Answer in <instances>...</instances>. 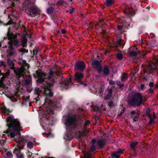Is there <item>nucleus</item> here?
Instances as JSON below:
<instances>
[{
	"mask_svg": "<svg viewBox=\"0 0 158 158\" xmlns=\"http://www.w3.org/2000/svg\"><path fill=\"white\" fill-rule=\"evenodd\" d=\"M84 111L83 109L79 108L72 114L65 116L64 124L67 130L72 132L78 131V129H83L81 117Z\"/></svg>",
	"mask_w": 158,
	"mask_h": 158,
	"instance_id": "1",
	"label": "nucleus"
},
{
	"mask_svg": "<svg viewBox=\"0 0 158 158\" xmlns=\"http://www.w3.org/2000/svg\"><path fill=\"white\" fill-rule=\"evenodd\" d=\"M6 122L7 123V126L9 129L6 131V133H9L10 132V129L12 128L13 131L10 133V135L11 138H14L17 134H20L19 129L21 127L20 124L16 119L14 118V116L10 115L6 118Z\"/></svg>",
	"mask_w": 158,
	"mask_h": 158,
	"instance_id": "2",
	"label": "nucleus"
},
{
	"mask_svg": "<svg viewBox=\"0 0 158 158\" xmlns=\"http://www.w3.org/2000/svg\"><path fill=\"white\" fill-rule=\"evenodd\" d=\"M158 65V57L155 58L153 61L149 64L144 69V73H147L148 75L150 76L151 75H152L154 71H156L158 74V69L157 67Z\"/></svg>",
	"mask_w": 158,
	"mask_h": 158,
	"instance_id": "3",
	"label": "nucleus"
},
{
	"mask_svg": "<svg viewBox=\"0 0 158 158\" xmlns=\"http://www.w3.org/2000/svg\"><path fill=\"white\" fill-rule=\"evenodd\" d=\"M143 100V97L139 92L134 94L131 100L129 101L128 104L129 106H139L142 104Z\"/></svg>",
	"mask_w": 158,
	"mask_h": 158,
	"instance_id": "4",
	"label": "nucleus"
},
{
	"mask_svg": "<svg viewBox=\"0 0 158 158\" xmlns=\"http://www.w3.org/2000/svg\"><path fill=\"white\" fill-rule=\"evenodd\" d=\"M7 36H8V40L10 41L8 42L9 45H14L16 48H17L20 47V42L18 39H14L12 40L13 38L14 37L15 35L11 31V28L9 27L8 29V31L7 33Z\"/></svg>",
	"mask_w": 158,
	"mask_h": 158,
	"instance_id": "5",
	"label": "nucleus"
},
{
	"mask_svg": "<svg viewBox=\"0 0 158 158\" xmlns=\"http://www.w3.org/2000/svg\"><path fill=\"white\" fill-rule=\"evenodd\" d=\"M28 141V137L22 136L19 137L18 140H15L17 143L19 145H22V146H19V148H15L13 151V153H15L16 152L20 153V150L24 148L25 143Z\"/></svg>",
	"mask_w": 158,
	"mask_h": 158,
	"instance_id": "6",
	"label": "nucleus"
},
{
	"mask_svg": "<svg viewBox=\"0 0 158 158\" xmlns=\"http://www.w3.org/2000/svg\"><path fill=\"white\" fill-rule=\"evenodd\" d=\"M53 119L52 118H51L48 119L45 117L41 118L40 125L45 130L48 129L50 126H52Z\"/></svg>",
	"mask_w": 158,
	"mask_h": 158,
	"instance_id": "7",
	"label": "nucleus"
},
{
	"mask_svg": "<svg viewBox=\"0 0 158 158\" xmlns=\"http://www.w3.org/2000/svg\"><path fill=\"white\" fill-rule=\"evenodd\" d=\"M33 76L35 78H37V83L42 84L44 81L46 75L41 70L38 69L35 71V73L33 74Z\"/></svg>",
	"mask_w": 158,
	"mask_h": 158,
	"instance_id": "8",
	"label": "nucleus"
},
{
	"mask_svg": "<svg viewBox=\"0 0 158 158\" xmlns=\"http://www.w3.org/2000/svg\"><path fill=\"white\" fill-rule=\"evenodd\" d=\"M26 11L28 14L31 17L37 16L39 13V11L37 7L32 5L28 6L26 10Z\"/></svg>",
	"mask_w": 158,
	"mask_h": 158,
	"instance_id": "9",
	"label": "nucleus"
},
{
	"mask_svg": "<svg viewBox=\"0 0 158 158\" xmlns=\"http://www.w3.org/2000/svg\"><path fill=\"white\" fill-rule=\"evenodd\" d=\"M29 65L27 63V65L24 64L22 65L21 69L18 70L16 73V74L17 77L19 79L22 77H24V74L27 70L29 68Z\"/></svg>",
	"mask_w": 158,
	"mask_h": 158,
	"instance_id": "10",
	"label": "nucleus"
},
{
	"mask_svg": "<svg viewBox=\"0 0 158 158\" xmlns=\"http://www.w3.org/2000/svg\"><path fill=\"white\" fill-rule=\"evenodd\" d=\"M91 65L94 68L97 70L98 73H100L102 72V63L98 60H94L92 61Z\"/></svg>",
	"mask_w": 158,
	"mask_h": 158,
	"instance_id": "11",
	"label": "nucleus"
},
{
	"mask_svg": "<svg viewBox=\"0 0 158 158\" xmlns=\"http://www.w3.org/2000/svg\"><path fill=\"white\" fill-rule=\"evenodd\" d=\"M86 67L85 62L83 61H77L74 66L75 70L76 71L78 70L84 72V70Z\"/></svg>",
	"mask_w": 158,
	"mask_h": 158,
	"instance_id": "12",
	"label": "nucleus"
},
{
	"mask_svg": "<svg viewBox=\"0 0 158 158\" xmlns=\"http://www.w3.org/2000/svg\"><path fill=\"white\" fill-rule=\"evenodd\" d=\"M72 79L71 78H68L66 80L63 81L61 82V86L66 89L68 88L70 85H73Z\"/></svg>",
	"mask_w": 158,
	"mask_h": 158,
	"instance_id": "13",
	"label": "nucleus"
},
{
	"mask_svg": "<svg viewBox=\"0 0 158 158\" xmlns=\"http://www.w3.org/2000/svg\"><path fill=\"white\" fill-rule=\"evenodd\" d=\"M54 74H56L57 76H59V74L56 71H53L52 69L50 70L46 79L49 81H51V80L54 79H53Z\"/></svg>",
	"mask_w": 158,
	"mask_h": 158,
	"instance_id": "14",
	"label": "nucleus"
},
{
	"mask_svg": "<svg viewBox=\"0 0 158 158\" xmlns=\"http://www.w3.org/2000/svg\"><path fill=\"white\" fill-rule=\"evenodd\" d=\"M51 83H47L46 85L44 86V89L45 90H52V88L54 86V84L56 82L54 79L51 80Z\"/></svg>",
	"mask_w": 158,
	"mask_h": 158,
	"instance_id": "15",
	"label": "nucleus"
},
{
	"mask_svg": "<svg viewBox=\"0 0 158 158\" xmlns=\"http://www.w3.org/2000/svg\"><path fill=\"white\" fill-rule=\"evenodd\" d=\"M8 55L10 56H12L15 54L16 51L12 45H9L8 49L7 50Z\"/></svg>",
	"mask_w": 158,
	"mask_h": 158,
	"instance_id": "16",
	"label": "nucleus"
},
{
	"mask_svg": "<svg viewBox=\"0 0 158 158\" xmlns=\"http://www.w3.org/2000/svg\"><path fill=\"white\" fill-rule=\"evenodd\" d=\"M0 74L2 76L0 80V83L1 84H2L4 80H6V79L8 78V77L10 75V72H7L6 73H2L1 70H0Z\"/></svg>",
	"mask_w": 158,
	"mask_h": 158,
	"instance_id": "17",
	"label": "nucleus"
},
{
	"mask_svg": "<svg viewBox=\"0 0 158 158\" xmlns=\"http://www.w3.org/2000/svg\"><path fill=\"white\" fill-rule=\"evenodd\" d=\"M83 72H76L75 75V80L77 81L81 80L84 77Z\"/></svg>",
	"mask_w": 158,
	"mask_h": 158,
	"instance_id": "18",
	"label": "nucleus"
},
{
	"mask_svg": "<svg viewBox=\"0 0 158 158\" xmlns=\"http://www.w3.org/2000/svg\"><path fill=\"white\" fill-rule=\"evenodd\" d=\"M97 144L100 149L103 148L105 145V142L103 139L98 140L97 141Z\"/></svg>",
	"mask_w": 158,
	"mask_h": 158,
	"instance_id": "19",
	"label": "nucleus"
},
{
	"mask_svg": "<svg viewBox=\"0 0 158 158\" xmlns=\"http://www.w3.org/2000/svg\"><path fill=\"white\" fill-rule=\"evenodd\" d=\"M139 143L137 142H131L129 146L131 149L134 152L136 151L137 146Z\"/></svg>",
	"mask_w": 158,
	"mask_h": 158,
	"instance_id": "20",
	"label": "nucleus"
},
{
	"mask_svg": "<svg viewBox=\"0 0 158 158\" xmlns=\"http://www.w3.org/2000/svg\"><path fill=\"white\" fill-rule=\"evenodd\" d=\"M124 12L130 16L132 15L133 14V10L131 7H127L124 10Z\"/></svg>",
	"mask_w": 158,
	"mask_h": 158,
	"instance_id": "21",
	"label": "nucleus"
},
{
	"mask_svg": "<svg viewBox=\"0 0 158 158\" xmlns=\"http://www.w3.org/2000/svg\"><path fill=\"white\" fill-rule=\"evenodd\" d=\"M102 71L105 76L108 75L110 71L109 66L106 65H104L103 69H102Z\"/></svg>",
	"mask_w": 158,
	"mask_h": 158,
	"instance_id": "22",
	"label": "nucleus"
},
{
	"mask_svg": "<svg viewBox=\"0 0 158 158\" xmlns=\"http://www.w3.org/2000/svg\"><path fill=\"white\" fill-rule=\"evenodd\" d=\"M8 18L10 19V20L7 23H5L3 22L0 20V24L1 25H3L4 26H6L10 24L13 25L14 22L13 21L12 19L10 18V16L9 15H8Z\"/></svg>",
	"mask_w": 158,
	"mask_h": 158,
	"instance_id": "23",
	"label": "nucleus"
},
{
	"mask_svg": "<svg viewBox=\"0 0 158 158\" xmlns=\"http://www.w3.org/2000/svg\"><path fill=\"white\" fill-rule=\"evenodd\" d=\"M122 40L121 37L118 38L117 39V41L115 44V46L116 48H118L121 45H122L123 42Z\"/></svg>",
	"mask_w": 158,
	"mask_h": 158,
	"instance_id": "24",
	"label": "nucleus"
},
{
	"mask_svg": "<svg viewBox=\"0 0 158 158\" xmlns=\"http://www.w3.org/2000/svg\"><path fill=\"white\" fill-rule=\"evenodd\" d=\"M128 76L127 73H122L121 77V80L122 81L125 82L128 79Z\"/></svg>",
	"mask_w": 158,
	"mask_h": 158,
	"instance_id": "25",
	"label": "nucleus"
},
{
	"mask_svg": "<svg viewBox=\"0 0 158 158\" xmlns=\"http://www.w3.org/2000/svg\"><path fill=\"white\" fill-rule=\"evenodd\" d=\"M45 104H47V106H52L53 104V102L51 100L48 99H45Z\"/></svg>",
	"mask_w": 158,
	"mask_h": 158,
	"instance_id": "26",
	"label": "nucleus"
},
{
	"mask_svg": "<svg viewBox=\"0 0 158 158\" xmlns=\"http://www.w3.org/2000/svg\"><path fill=\"white\" fill-rule=\"evenodd\" d=\"M54 10L53 7L51 6L47 10V12L49 15H52Z\"/></svg>",
	"mask_w": 158,
	"mask_h": 158,
	"instance_id": "27",
	"label": "nucleus"
},
{
	"mask_svg": "<svg viewBox=\"0 0 158 158\" xmlns=\"http://www.w3.org/2000/svg\"><path fill=\"white\" fill-rule=\"evenodd\" d=\"M114 1L113 0H106L105 4L107 7L111 6L114 3Z\"/></svg>",
	"mask_w": 158,
	"mask_h": 158,
	"instance_id": "28",
	"label": "nucleus"
},
{
	"mask_svg": "<svg viewBox=\"0 0 158 158\" xmlns=\"http://www.w3.org/2000/svg\"><path fill=\"white\" fill-rule=\"evenodd\" d=\"M111 156L112 158H119L120 156V155L116 151H114L111 154Z\"/></svg>",
	"mask_w": 158,
	"mask_h": 158,
	"instance_id": "29",
	"label": "nucleus"
},
{
	"mask_svg": "<svg viewBox=\"0 0 158 158\" xmlns=\"http://www.w3.org/2000/svg\"><path fill=\"white\" fill-rule=\"evenodd\" d=\"M1 109L3 113L5 114L7 113L8 115L9 114V113L11 112L9 109L6 108V107H2L1 108Z\"/></svg>",
	"mask_w": 158,
	"mask_h": 158,
	"instance_id": "30",
	"label": "nucleus"
},
{
	"mask_svg": "<svg viewBox=\"0 0 158 158\" xmlns=\"http://www.w3.org/2000/svg\"><path fill=\"white\" fill-rule=\"evenodd\" d=\"M18 51L19 52H22V55H23L24 54L27 53L28 52V50L27 49L26 50L24 48H20L18 50Z\"/></svg>",
	"mask_w": 158,
	"mask_h": 158,
	"instance_id": "31",
	"label": "nucleus"
},
{
	"mask_svg": "<svg viewBox=\"0 0 158 158\" xmlns=\"http://www.w3.org/2000/svg\"><path fill=\"white\" fill-rule=\"evenodd\" d=\"M22 45L23 48H25L27 46V40L24 38L21 40Z\"/></svg>",
	"mask_w": 158,
	"mask_h": 158,
	"instance_id": "32",
	"label": "nucleus"
},
{
	"mask_svg": "<svg viewBox=\"0 0 158 158\" xmlns=\"http://www.w3.org/2000/svg\"><path fill=\"white\" fill-rule=\"evenodd\" d=\"M51 19L53 21L54 23H56L57 21L58 17L56 15H52Z\"/></svg>",
	"mask_w": 158,
	"mask_h": 158,
	"instance_id": "33",
	"label": "nucleus"
},
{
	"mask_svg": "<svg viewBox=\"0 0 158 158\" xmlns=\"http://www.w3.org/2000/svg\"><path fill=\"white\" fill-rule=\"evenodd\" d=\"M138 54V53L135 51H131L129 52V55L131 56H135Z\"/></svg>",
	"mask_w": 158,
	"mask_h": 158,
	"instance_id": "34",
	"label": "nucleus"
},
{
	"mask_svg": "<svg viewBox=\"0 0 158 158\" xmlns=\"http://www.w3.org/2000/svg\"><path fill=\"white\" fill-rule=\"evenodd\" d=\"M18 153L17 152H15V153H14L16 155L17 158H24V156L23 154Z\"/></svg>",
	"mask_w": 158,
	"mask_h": 158,
	"instance_id": "35",
	"label": "nucleus"
},
{
	"mask_svg": "<svg viewBox=\"0 0 158 158\" xmlns=\"http://www.w3.org/2000/svg\"><path fill=\"white\" fill-rule=\"evenodd\" d=\"M27 147L29 149H31L33 148V143L31 141H30L27 143Z\"/></svg>",
	"mask_w": 158,
	"mask_h": 158,
	"instance_id": "36",
	"label": "nucleus"
},
{
	"mask_svg": "<svg viewBox=\"0 0 158 158\" xmlns=\"http://www.w3.org/2000/svg\"><path fill=\"white\" fill-rule=\"evenodd\" d=\"M8 64L10 66H12L13 65V62L10 59L7 60Z\"/></svg>",
	"mask_w": 158,
	"mask_h": 158,
	"instance_id": "37",
	"label": "nucleus"
},
{
	"mask_svg": "<svg viewBox=\"0 0 158 158\" xmlns=\"http://www.w3.org/2000/svg\"><path fill=\"white\" fill-rule=\"evenodd\" d=\"M107 103L109 107H111L114 106V102L112 100L108 102Z\"/></svg>",
	"mask_w": 158,
	"mask_h": 158,
	"instance_id": "38",
	"label": "nucleus"
},
{
	"mask_svg": "<svg viewBox=\"0 0 158 158\" xmlns=\"http://www.w3.org/2000/svg\"><path fill=\"white\" fill-rule=\"evenodd\" d=\"M31 81V80L30 79H27L25 80V84L27 85H29Z\"/></svg>",
	"mask_w": 158,
	"mask_h": 158,
	"instance_id": "39",
	"label": "nucleus"
},
{
	"mask_svg": "<svg viewBox=\"0 0 158 158\" xmlns=\"http://www.w3.org/2000/svg\"><path fill=\"white\" fill-rule=\"evenodd\" d=\"M90 122L89 120H87L86 121V122L84 124V128L85 127H86L87 126H88L89 124H90ZM83 129H79V130H83L84 129L83 127ZM79 129H78V130Z\"/></svg>",
	"mask_w": 158,
	"mask_h": 158,
	"instance_id": "40",
	"label": "nucleus"
},
{
	"mask_svg": "<svg viewBox=\"0 0 158 158\" xmlns=\"http://www.w3.org/2000/svg\"><path fill=\"white\" fill-rule=\"evenodd\" d=\"M121 25H118L117 26V28L118 30H121L123 27V25L124 24V22L120 23Z\"/></svg>",
	"mask_w": 158,
	"mask_h": 158,
	"instance_id": "41",
	"label": "nucleus"
},
{
	"mask_svg": "<svg viewBox=\"0 0 158 158\" xmlns=\"http://www.w3.org/2000/svg\"><path fill=\"white\" fill-rule=\"evenodd\" d=\"M116 56L120 60H122L123 57V55L121 53L118 54Z\"/></svg>",
	"mask_w": 158,
	"mask_h": 158,
	"instance_id": "42",
	"label": "nucleus"
},
{
	"mask_svg": "<svg viewBox=\"0 0 158 158\" xmlns=\"http://www.w3.org/2000/svg\"><path fill=\"white\" fill-rule=\"evenodd\" d=\"M7 158H11L12 157V153L10 152H8L6 154Z\"/></svg>",
	"mask_w": 158,
	"mask_h": 158,
	"instance_id": "43",
	"label": "nucleus"
},
{
	"mask_svg": "<svg viewBox=\"0 0 158 158\" xmlns=\"http://www.w3.org/2000/svg\"><path fill=\"white\" fill-rule=\"evenodd\" d=\"M125 110H126V109H125V107L123 108V109L121 111V112L119 113H118V114L117 116H118V117H120V116H121L123 114V113L124 112Z\"/></svg>",
	"mask_w": 158,
	"mask_h": 158,
	"instance_id": "44",
	"label": "nucleus"
},
{
	"mask_svg": "<svg viewBox=\"0 0 158 158\" xmlns=\"http://www.w3.org/2000/svg\"><path fill=\"white\" fill-rule=\"evenodd\" d=\"M130 114L132 115H134L135 114H136L139 116V113L138 112H136L135 110H133L130 112Z\"/></svg>",
	"mask_w": 158,
	"mask_h": 158,
	"instance_id": "45",
	"label": "nucleus"
},
{
	"mask_svg": "<svg viewBox=\"0 0 158 158\" xmlns=\"http://www.w3.org/2000/svg\"><path fill=\"white\" fill-rule=\"evenodd\" d=\"M91 150L92 152H94L96 149V147L94 144H92L91 147Z\"/></svg>",
	"mask_w": 158,
	"mask_h": 158,
	"instance_id": "46",
	"label": "nucleus"
},
{
	"mask_svg": "<svg viewBox=\"0 0 158 158\" xmlns=\"http://www.w3.org/2000/svg\"><path fill=\"white\" fill-rule=\"evenodd\" d=\"M57 3L59 5H62L64 4H65L66 2L64 0H58Z\"/></svg>",
	"mask_w": 158,
	"mask_h": 158,
	"instance_id": "47",
	"label": "nucleus"
},
{
	"mask_svg": "<svg viewBox=\"0 0 158 158\" xmlns=\"http://www.w3.org/2000/svg\"><path fill=\"white\" fill-rule=\"evenodd\" d=\"M125 150L124 149H119L118 150L116 151L119 155L122 153Z\"/></svg>",
	"mask_w": 158,
	"mask_h": 158,
	"instance_id": "48",
	"label": "nucleus"
},
{
	"mask_svg": "<svg viewBox=\"0 0 158 158\" xmlns=\"http://www.w3.org/2000/svg\"><path fill=\"white\" fill-rule=\"evenodd\" d=\"M112 95L108 94L106 96L105 98L104 99L105 100H109L110 99V98L112 97Z\"/></svg>",
	"mask_w": 158,
	"mask_h": 158,
	"instance_id": "49",
	"label": "nucleus"
},
{
	"mask_svg": "<svg viewBox=\"0 0 158 158\" xmlns=\"http://www.w3.org/2000/svg\"><path fill=\"white\" fill-rule=\"evenodd\" d=\"M13 25H14L13 26V28H14L15 29H18L19 27V26L17 23H13Z\"/></svg>",
	"mask_w": 158,
	"mask_h": 158,
	"instance_id": "50",
	"label": "nucleus"
},
{
	"mask_svg": "<svg viewBox=\"0 0 158 158\" xmlns=\"http://www.w3.org/2000/svg\"><path fill=\"white\" fill-rule=\"evenodd\" d=\"M139 119V117L138 116H135L133 118V122H136L138 121Z\"/></svg>",
	"mask_w": 158,
	"mask_h": 158,
	"instance_id": "51",
	"label": "nucleus"
},
{
	"mask_svg": "<svg viewBox=\"0 0 158 158\" xmlns=\"http://www.w3.org/2000/svg\"><path fill=\"white\" fill-rule=\"evenodd\" d=\"M49 92L48 94V96L49 97L51 98L53 96V92L52 91V90H48Z\"/></svg>",
	"mask_w": 158,
	"mask_h": 158,
	"instance_id": "52",
	"label": "nucleus"
},
{
	"mask_svg": "<svg viewBox=\"0 0 158 158\" xmlns=\"http://www.w3.org/2000/svg\"><path fill=\"white\" fill-rule=\"evenodd\" d=\"M103 91L104 89L102 87H101L99 90L98 93L99 94H102L103 93Z\"/></svg>",
	"mask_w": 158,
	"mask_h": 158,
	"instance_id": "53",
	"label": "nucleus"
},
{
	"mask_svg": "<svg viewBox=\"0 0 158 158\" xmlns=\"http://www.w3.org/2000/svg\"><path fill=\"white\" fill-rule=\"evenodd\" d=\"M77 82L79 83V84L80 85H84L85 86L86 85H85L84 84V83L81 80H79L77 81Z\"/></svg>",
	"mask_w": 158,
	"mask_h": 158,
	"instance_id": "54",
	"label": "nucleus"
},
{
	"mask_svg": "<svg viewBox=\"0 0 158 158\" xmlns=\"http://www.w3.org/2000/svg\"><path fill=\"white\" fill-rule=\"evenodd\" d=\"M109 84L110 85H114L115 82L113 80H110L109 82Z\"/></svg>",
	"mask_w": 158,
	"mask_h": 158,
	"instance_id": "55",
	"label": "nucleus"
},
{
	"mask_svg": "<svg viewBox=\"0 0 158 158\" xmlns=\"http://www.w3.org/2000/svg\"><path fill=\"white\" fill-rule=\"evenodd\" d=\"M149 86L150 88L153 87L154 86V84L153 82H151L149 84Z\"/></svg>",
	"mask_w": 158,
	"mask_h": 158,
	"instance_id": "56",
	"label": "nucleus"
},
{
	"mask_svg": "<svg viewBox=\"0 0 158 158\" xmlns=\"http://www.w3.org/2000/svg\"><path fill=\"white\" fill-rule=\"evenodd\" d=\"M148 92L149 94L153 93L154 92V90L151 88H150L148 90Z\"/></svg>",
	"mask_w": 158,
	"mask_h": 158,
	"instance_id": "57",
	"label": "nucleus"
},
{
	"mask_svg": "<svg viewBox=\"0 0 158 158\" xmlns=\"http://www.w3.org/2000/svg\"><path fill=\"white\" fill-rule=\"evenodd\" d=\"M85 158H92L91 155L90 154H88L85 155Z\"/></svg>",
	"mask_w": 158,
	"mask_h": 158,
	"instance_id": "58",
	"label": "nucleus"
},
{
	"mask_svg": "<svg viewBox=\"0 0 158 158\" xmlns=\"http://www.w3.org/2000/svg\"><path fill=\"white\" fill-rule=\"evenodd\" d=\"M108 94H110L111 95H112L113 90H112V89H109L108 90Z\"/></svg>",
	"mask_w": 158,
	"mask_h": 158,
	"instance_id": "59",
	"label": "nucleus"
},
{
	"mask_svg": "<svg viewBox=\"0 0 158 158\" xmlns=\"http://www.w3.org/2000/svg\"><path fill=\"white\" fill-rule=\"evenodd\" d=\"M7 150V149L3 148V149L1 150L0 152L2 153H4L5 152H6Z\"/></svg>",
	"mask_w": 158,
	"mask_h": 158,
	"instance_id": "60",
	"label": "nucleus"
},
{
	"mask_svg": "<svg viewBox=\"0 0 158 158\" xmlns=\"http://www.w3.org/2000/svg\"><path fill=\"white\" fill-rule=\"evenodd\" d=\"M75 10V8H72V9L69 10V13L72 15L73 14V12L74 11V10Z\"/></svg>",
	"mask_w": 158,
	"mask_h": 158,
	"instance_id": "61",
	"label": "nucleus"
},
{
	"mask_svg": "<svg viewBox=\"0 0 158 158\" xmlns=\"http://www.w3.org/2000/svg\"><path fill=\"white\" fill-rule=\"evenodd\" d=\"M150 120L149 121L148 123L149 124H151L152 123L154 122V120L152 118H149Z\"/></svg>",
	"mask_w": 158,
	"mask_h": 158,
	"instance_id": "62",
	"label": "nucleus"
},
{
	"mask_svg": "<svg viewBox=\"0 0 158 158\" xmlns=\"http://www.w3.org/2000/svg\"><path fill=\"white\" fill-rule=\"evenodd\" d=\"M116 83L117 84V85H118V86H119V87L120 88H122V87H123L124 86V84H121L119 83H118V84L117 83V82H116Z\"/></svg>",
	"mask_w": 158,
	"mask_h": 158,
	"instance_id": "63",
	"label": "nucleus"
},
{
	"mask_svg": "<svg viewBox=\"0 0 158 158\" xmlns=\"http://www.w3.org/2000/svg\"><path fill=\"white\" fill-rule=\"evenodd\" d=\"M97 141V140L95 139H94L92 140L91 142L92 143V144H94V143L96 142Z\"/></svg>",
	"mask_w": 158,
	"mask_h": 158,
	"instance_id": "64",
	"label": "nucleus"
}]
</instances>
